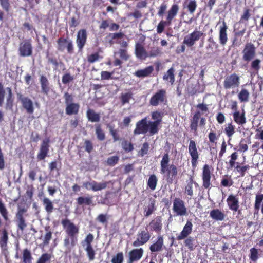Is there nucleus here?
Wrapping results in <instances>:
<instances>
[{"mask_svg": "<svg viewBox=\"0 0 263 263\" xmlns=\"http://www.w3.org/2000/svg\"><path fill=\"white\" fill-rule=\"evenodd\" d=\"M61 223L67 234L71 237V246H74L77 241V236L79 231V227L68 219L62 220Z\"/></svg>", "mask_w": 263, "mask_h": 263, "instance_id": "1", "label": "nucleus"}, {"mask_svg": "<svg viewBox=\"0 0 263 263\" xmlns=\"http://www.w3.org/2000/svg\"><path fill=\"white\" fill-rule=\"evenodd\" d=\"M170 158L168 154H165L161 161V173H167L168 176H175L177 175V168L174 165H168Z\"/></svg>", "mask_w": 263, "mask_h": 263, "instance_id": "2", "label": "nucleus"}, {"mask_svg": "<svg viewBox=\"0 0 263 263\" xmlns=\"http://www.w3.org/2000/svg\"><path fill=\"white\" fill-rule=\"evenodd\" d=\"M204 35V33L199 30L195 29L192 33L184 36L183 43L187 47H191L194 45Z\"/></svg>", "mask_w": 263, "mask_h": 263, "instance_id": "3", "label": "nucleus"}, {"mask_svg": "<svg viewBox=\"0 0 263 263\" xmlns=\"http://www.w3.org/2000/svg\"><path fill=\"white\" fill-rule=\"evenodd\" d=\"M223 84L226 89L237 88L240 85V77L236 73L230 74L225 78Z\"/></svg>", "mask_w": 263, "mask_h": 263, "instance_id": "4", "label": "nucleus"}, {"mask_svg": "<svg viewBox=\"0 0 263 263\" xmlns=\"http://www.w3.org/2000/svg\"><path fill=\"white\" fill-rule=\"evenodd\" d=\"M173 210L177 216H183L187 215V210L184 202L179 198L174 200Z\"/></svg>", "mask_w": 263, "mask_h": 263, "instance_id": "5", "label": "nucleus"}, {"mask_svg": "<svg viewBox=\"0 0 263 263\" xmlns=\"http://www.w3.org/2000/svg\"><path fill=\"white\" fill-rule=\"evenodd\" d=\"M242 59L246 62L251 61L256 54V49L254 45L251 43H247L242 51Z\"/></svg>", "mask_w": 263, "mask_h": 263, "instance_id": "6", "label": "nucleus"}, {"mask_svg": "<svg viewBox=\"0 0 263 263\" xmlns=\"http://www.w3.org/2000/svg\"><path fill=\"white\" fill-rule=\"evenodd\" d=\"M189 152L191 157V163L192 167L195 168L197 164L199 155L196 143L193 140H190L189 145Z\"/></svg>", "mask_w": 263, "mask_h": 263, "instance_id": "7", "label": "nucleus"}, {"mask_svg": "<svg viewBox=\"0 0 263 263\" xmlns=\"http://www.w3.org/2000/svg\"><path fill=\"white\" fill-rule=\"evenodd\" d=\"M18 99L21 101L23 107L28 114H32L34 112V106L32 101L27 97H24L21 94L17 95Z\"/></svg>", "mask_w": 263, "mask_h": 263, "instance_id": "8", "label": "nucleus"}, {"mask_svg": "<svg viewBox=\"0 0 263 263\" xmlns=\"http://www.w3.org/2000/svg\"><path fill=\"white\" fill-rule=\"evenodd\" d=\"M149 233L146 231H142L137 234V238L133 243V246L138 247L146 243L150 239Z\"/></svg>", "mask_w": 263, "mask_h": 263, "instance_id": "9", "label": "nucleus"}, {"mask_svg": "<svg viewBox=\"0 0 263 263\" xmlns=\"http://www.w3.org/2000/svg\"><path fill=\"white\" fill-rule=\"evenodd\" d=\"M49 143L50 139L49 138H46L43 140L37 155V158L39 160H43L47 156L49 152Z\"/></svg>", "mask_w": 263, "mask_h": 263, "instance_id": "10", "label": "nucleus"}, {"mask_svg": "<svg viewBox=\"0 0 263 263\" xmlns=\"http://www.w3.org/2000/svg\"><path fill=\"white\" fill-rule=\"evenodd\" d=\"M166 91L163 89L160 90L154 95L150 99L149 103L153 106H157L162 103L165 99Z\"/></svg>", "mask_w": 263, "mask_h": 263, "instance_id": "11", "label": "nucleus"}, {"mask_svg": "<svg viewBox=\"0 0 263 263\" xmlns=\"http://www.w3.org/2000/svg\"><path fill=\"white\" fill-rule=\"evenodd\" d=\"M202 178L203 186L207 189L211 186V173L210 167L208 164H205L203 167Z\"/></svg>", "mask_w": 263, "mask_h": 263, "instance_id": "12", "label": "nucleus"}, {"mask_svg": "<svg viewBox=\"0 0 263 263\" xmlns=\"http://www.w3.org/2000/svg\"><path fill=\"white\" fill-rule=\"evenodd\" d=\"M32 47L29 41H24L20 45L19 52L21 56L28 57L32 54Z\"/></svg>", "mask_w": 263, "mask_h": 263, "instance_id": "13", "label": "nucleus"}, {"mask_svg": "<svg viewBox=\"0 0 263 263\" xmlns=\"http://www.w3.org/2000/svg\"><path fill=\"white\" fill-rule=\"evenodd\" d=\"M144 250L142 248L134 249L129 253L128 263H133L139 260L143 256Z\"/></svg>", "mask_w": 263, "mask_h": 263, "instance_id": "14", "label": "nucleus"}, {"mask_svg": "<svg viewBox=\"0 0 263 263\" xmlns=\"http://www.w3.org/2000/svg\"><path fill=\"white\" fill-rule=\"evenodd\" d=\"M148 132L147 118H144L138 122L134 130L135 134H145Z\"/></svg>", "mask_w": 263, "mask_h": 263, "instance_id": "15", "label": "nucleus"}, {"mask_svg": "<svg viewBox=\"0 0 263 263\" xmlns=\"http://www.w3.org/2000/svg\"><path fill=\"white\" fill-rule=\"evenodd\" d=\"M193 224L191 220H187L186 224L184 226L183 230L177 236V239L182 240L185 239L192 232Z\"/></svg>", "mask_w": 263, "mask_h": 263, "instance_id": "16", "label": "nucleus"}, {"mask_svg": "<svg viewBox=\"0 0 263 263\" xmlns=\"http://www.w3.org/2000/svg\"><path fill=\"white\" fill-rule=\"evenodd\" d=\"M87 39V32L86 30L82 29L78 31L77 37V44L80 50H82L84 46Z\"/></svg>", "mask_w": 263, "mask_h": 263, "instance_id": "17", "label": "nucleus"}, {"mask_svg": "<svg viewBox=\"0 0 263 263\" xmlns=\"http://www.w3.org/2000/svg\"><path fill=\"white\" fill-rule=\"evenodd\" d=\"M228 27L226 23L223 21L222 22L221 25L219 27V42L222 45H224L228 41L227 30Z\"/></svg>", "mask_w": 263, "mask_h": 263, "instance_id": "18", "label": "nucleus"}, {"mask_svg": "<svg viewBox=\"0 0 263 263\" xmlns=\"http://www.w3.org/2000/svg\"><path fill=\"white\" fill-rule=\"evenodd\" d=\"M179 6L176 4H174L172 5L170 9L167 12L166 16V21L167 22L168 24H171L173 20L177 15L179 11Z\"/></svg>", "mask_w": 263, "mask_h": 263, "instance_id": "19", "label": "nucleus"}, {"mask_svg": "<svg viewBox=\"0 0 263 263\" xmlns=\"http://www.w3.org/2000/svg\"><path fill=\"white\" fill-rule=\"evenodd\" d=\"M227 202L229 209L234 211H237L239 208V202L238 198L233 195L229 196L227 199Z\"/></svg>", "mask_w": 263, "mask_h": 263, "instance_id": "20", "label": "nucleus"}, {"mask_svg": "<svg viewBox=\"0 0 263 263\" xmlns=\"http://www.w3.org/2000/svg\"><path fill=\"white\" fill-rule=\"evenodd\" d=\"M135 54L137 58L143 60L148 57V53L144 47L140 44L136 45Z\"/></svg>", "mask_w": 263, "mask_h": 263, "instance_id": "21", "label": "nucleus"}, {"mask_svg": "<svg viewBox=\"0 0 263 263\" xmlns=\"http://www.w3.org/2000/svg\"><path fill=\"white\" fill-rule=\"evenodd\" d=\"M149 226L151 227V230L157 233L160 232L162 229L161 218L157 217L149 223Z\"/></svg>", "mask_w": 263, "mask_h": 263, "instance_id": "22", "label": "nucleus"}, {"mask_svg": "<svg viewBox=\"0 0 263 263\" xmlns=\"http://www.w3.org/2000/svg\"><path fill=\"white\" fill-rule=\"evenodd\" d=\"M233 119L235 123L238 125H243L246 123V118L245 112L240 113L238 111H235L233 115Z\"/></svg>", "mask_w": 263, "mask_h": 263, "instance_id": "23", "label": "nucleus"}, {"mask_svg": "<svg viewBox=\"0 0 263 263\" xmlns=\"http://www.w3.org/2000/svg\"><path fill=\"white\" fill-rule=\"evenodd\" d=\"M154 71V67L149 66L144 69H139L136 71L135 75L137 77H146L149 76Z\"/></svg>", "mask_w": 263, "mask_h": 263, "instance_id": "24", "label": "nucleus"}, {"mask_svg": "<svg viewBox=\"0 0 263 263\" xmlns=\"http://www.w3.org/2000/svg\"><path fill=\"white\" fill-rule=\"evenodd\" d=\"M210 217L214 220L217 221H222L225 217L224 214L219 209H214L210 213Z\"/></svg>", "mask_w": 263, "mask_h": 263, "instance_id": "25", "label": "nucleus"}, {"mask_svg": "<svg viewBox=\"0 0 263 263\" xmlns=\"http://www.w3.org/2000/svg\"><path fill=\"white\" fill-rule=\"evenodd\" d=\"M6 91L7 92L6 96V109H12L13 104V99L12 98V92L10 87H7Z\"/></svg>", "mask_w": 263, "mask_h": 263, "instance_id": "26", "label": "nucleus"}, {"mask_svg": "<svg viewBox=\"0 0 263 263\" xmlns=\"http://www.w3.org/2000/svg\"><path fill=\"white\" fill-rule=\"evenodd\" d=\"M163 245V240L162 236H159L158 237L157 241L152 245L150 246V250L151 252H157L161 250L162 246Z\"/></svg>", "mask_w": 263, "mask_h": 263, "instance_id": "27", "label": "nucleus"}, {"mask_svg": "<svg viewBox=\"0 0 263 263\" xmlns=\"http://www.w3.org/2000/svg\"><path fill=\"white\" fill-rule=\"evenodd\" d=\"M155 200L154 199L151 198L149 200V202L148 203V205L145 206L144 208V212H145V216L146 217L149 216L151 215L153 211L155 210Z\"/></svg>", "mask_w": 263, "mask_h": 263, "instance_id": "28", "label": "nucleus"}, {"mask_svg": "<svg viewBox=\"0 0 263 263\" xmlns=\"http://www.w3.org/2000/svg\"><path fill=\"white\" fill-rule=\"evenodd\" d=\"M79 109V105L77 103H70L67 105L66 112L67 115L76 114Z\"/></svg>", "mask_w": 263, "mask_h": 263, "instance_id": "29", "label": "nucleus"}, {"mask_svg": "<svg viewBox=\"0 0 263 263\" xmlns=\"http://www.w3.org/2000/svg\"><path fill=\"white\" fill-rule=\"evenodd\" d=\"M160 123L155 121H148L147 123L148 131L151 134L154 135L158 132Z\"/></svg>", "mask_w": 263, "mask_h": 263, "instance_id": "30", "label": "nucleus"}, {"mask_svg": "<svg viewBox=\"0 0 263 263\" xmlns=\"http://www.w3.org/2000/svg\"><path fill=\"white\" fill-rule=\"evenodd\" d=\"M224 132L227 136L230 138V140H231L232 136L235 132V125H233L231 122L228 123L226 125Z\"/></svg>", "mask_w": 263, "mask_h": 263, "instance_id": "31", "label": "nucleus"}, {"mask_svg": "<svg viewBox=\"0 0 263 263\" xmlns=\"http://www.w3.org/2000/svg\"><path fill=\"white\" fill-rule=\"evenodd\" d=\"M174 69L173 68L169 69L166 73L163 76L164 80L168 81L171 84H173L175 81V77L174 74Z\"/></svg>", "mask_w": 263, "mask_h": 263, "instance_id": "32", "label": "nucleus"}, {"mask_svg": "<svg viewBox=\"0 0 263 263\" xmlns=\"http://www.w3.org/2000/svg\"><path fill=\"white\" fill-rule=\"evenodd\" d=\"M87 116L88 120L92 122H98L100 120V115L95 112L93 110L89 109L87 112Z\"/></svg>", "mask_w": 263, "mask_h": 263, "instance_id": "33", "label": "nucleus"}, {"mask_svg": "<svg viewBox=\"0 0 263 263\" xmlns=\"http://www.w3.org/2000/svg\"><path fill=\"white\" fill-rule=\"evenodd\" d=\"M40 82L42 91L45 94H48L49 91V87L48 86L49 83L47 79L45 77L42 76L40 78Z\"/></svg>", "mask_w": 263, "mask_h": 263, "instance_id": "34", "label": "nucleus"}, {"mask_svg": "<svg viewBox=\"0 0 263 263\" xmlns=\"http://www.w3.org/2000/svg\"><path fill=\"white\" fill-rule=\"evenodd\" d=\"M197 7L196 0H190L184 4V7H186L191 14H193L196 10Z\"/></svg>", "mask_w": 263, "mask_h": 263, "instance_id": "35", "label": "nucleus"}, {"mask_svg": "<svg viewBox=\"0 0 263 263\" xmlns=\"http://www.w3.org/2000/svg\"><path fill=\"white\" fill-rule=\"evenodd\" d=\"M43 202L46 211L48 214H51L53 210V205L52 201L49 199L45 197L43 199Z\"/></svg>", "mask_w": 263, "mask_h": 263, "instance_id": "36", "label": "nucleus"}, {"mask_svg": "<svg viewBox=\"0 0 263 263\" xmlns=\"http://www.w3.org/2000/svg\"><path fill=\"white\" fill-rule=\"evenodd\" d=\"M250 93L246 89H242L238 95V97L241 102H248L249 100Z\"/></svg>", "mask_w": 263, "mask_h": 263, "instance_id": "37", "label": "nucleus"}, {"mask_svg": "<svg viewBox=\"0 0 263 263\" xmlns=\"http://www.w3.org/2000/svg\"><path fill=\"white\" fill-rule=\"evenodd\" d=\"M93 236L91 234L87 235L85 239L82 242V245L84 249L92 247L91 242L93 240Z\"/></svg>", "mask_w": 263, "mask_h": 263, "instance_id": "38", "label": "nucleus"}, {"mask_svg": "<svg viewBox=\"0 0 263 263\" xmlns=\"http://www.w3.org/2000/svg\"><path fill=\"white\" fill-rule=\"evenodd\" d=\"M157 183V179L155 175L150 176L147 182V185L152 190H154L156 189Z\"/></svg>", "mask_w": 263, "mask_h": 263, "instance_id": "39", "label": "nucleus"}, {"mask_svg": "<svg viewBox=\"0 0 263 263\" xmlns=\"http://www.w3.org/2000/svg\"><path fill=\"white\" fill-rule=\"evenodd\" d=\"M261 60L258 59L252 61L250 64L251 68L254 71L258 72L260 69Z\"/></svg>", "mask_w": 263, "mask_h": 263, "instance_id": "40", "label": "nucleus"}, {"mask_svg": "<svg viewBox=\"0 0 263 263\" xmlns=\"http://www.w3.org/2000/svg\"><path fill=\"white\" fill-rule=\"evenodd\" d=\"M107 184L108 183L106 181L97 182L94 181V186L92 191L96 192L104 189L106 187Z\"/></svg>", "mask_w": 263, "mask_h": 263, "instance_id": "41", "label": "nucleus"}, {"mask_svg": "<svg viewBox=\"0 0 263 263\" xmlns=\"http://www.w3.org/2000/svg\"><path fill=\"white\" fill-rule=\"evenodd\" d=\"M51 258V255L49 253H44L37 260L36 263H49Z\"/></svg>", "mask_w": 263, "mask_h": 263, "instance_id": "42", "label": "nucleus"}, {"mask_svg": "<svg viewBox=\"0 0 263 263\" xmlns=\"http://www.w3.org/2000/svg\"><path fill=\"white\" fill-rule=\"evenodd\" d=\"M163 116V113L158 111H156L152 112V118L154 120L155 122L161 123L162 118Z\"/></svg>", "mask_w": 263, "mask_h": 263, "instance_id": "43", "label": "nucleus"}, {"mask_svg": "<svg viewBox=\"0 0 263 263\" xmlns=\"http://www.w3.org/2000/svg\"><path fill=\"white\" fill-rule=\"evenodd\" d=\"M23 259L24 263L31 262L32 256L30 252L27 249L23 251Z\"/></svg>", "mask_w": 263, "mask_h": 263, "instance_id": "44", "label": "nucleus"}, {"mask_svg": "<svg viewBox=\"0 0 263 263\" xmlns=\"http://www.w3.org/2000/svg\"><path fill=\"white\" fill-rule=\"evenodd\" d=\"M78 204L81 205L85 204L86 205H90L92 202L91 198L88 197H80L77 199Z\"/></svg>", "mask_w": 263, "mask_h": 263, "instance_id": "45", "label": "nucleus"}, {"mask_svg": "<svg viewBox=\"0 0 263 263\" xmlns=\"http://www.w3.org/2000/svg\"><path fill=\"white\" fill-rule=\"evenodd\" d=\"M238 158V154L236 152L233 153L230 156V159L229 161V164L230 168H233L236 166V160Z\"/></svg>", "mask_w": 263, "mask_h": 263, "instance_id": "46", "label": "nucleus"}, {"mask_svg": "<svg viewBox=\"0 0 263 263\" xmlns=\"http://www.w3.org/2000/svg\"><path fill=\"white\" fill-rule=\"evenodd\" d=\"M185 193L190 196L192 197L193 195V179L190 178V181L185 188Z\"/></svg>", "mask_w": 263, "mask_h": 263, "instance_id": "47", "label": "nucleus"}, {"mask_svg": "<svg viewBox=\"0 0 263 263\" xmlns=\"http://www.w3.org/2000/svg\"><path fill=\"white\" fill-rule=\"evenodd\" d=\"M123 254L122 252L118 253L114 256L111 260L112 263H123Z\"/></svg>", "mask_w": 263, "mask_h": 263, "instance_id": "48", "label": "nucleus"}, {"mask_svg": "<svg viewBox=\"0 0 263 263\" xmlns=\"http://www.w3.org/2000/svg\"><path fill=\"white\" fill-rule=\"evenodd\" d=\"M0 213L3 217L7 220L8 219V211L2 201L0 200Z\"/></svg>", "mask_w": 263, "mask_h": 263, "instance_id": "49", "label": "nucleus"}, {"mask_svg": "<svg viewBox=\"0 0 263 263\" xmlns=\"http://www.w3.org/2000/svg\"><path fill=\"white\" fill-rule=\"evenodd\" d=\"M171 24H168L167 23V21H161L159 22L158 24L157 27V31L158 33H161L164 29L165 26H170Z\"/></svg>", "mask_w": 263, "mask_h": 263, "instance_id": "50", "label": "nucleus"}, {"mask_svg": "<svg viewBox=\"0 0 263 263\" xmlns=\"http://www.w3.org/2000/svg\"><path fill=\"white\" fill-rule=\"evenodd\" d=\"M234 168H235L237 171L240 173V175L243 177L245 176V172L249 169V166L246 165L244 166H241L240 165H237Z\"/></svg>", "mask_w": 263, "mask_h": 263, "instance_id": "51", "label": "nucleus"}, {"mask_svg": "<svg viewBox=\"0 0 263 263\" xmlns=\"http://www.w3.org/2000/svg\"><path fill=\"white\" fill-rule=\"evenodd\" d=\"M161 53V50L158 47H154L148 53V57L153 58L159 55Z\"/></svg>", "mask_w": 263, "mask_h": 263, "instance_id": "52", "label": "nucleus"}, {"mask_svg": "<svg viewBox=\"0 0 263 263\" xmlns=\"http://www.w3.org/2000/svg\"><path fill=\"white\" fill-rule=\"evenodd\" d=\"M119 160V157L117 156H113L109 157L107 160V163L108 165L114 166L116 164Z\"/></svg>", "mask_w": 263, "mask_h": 263, "instance_id": "53", "label": "nucleus"}, {"mask_svg": "<svg viewBox=\"0 0 263 263\" xmlns=\"http://www.w3.org/2000/svg\"><path fill=\"white\" fill-rule=\"evenodd\" d=\"M87 253L89 260L92 261L95 259V252L92 247L87 248L84 249Z\"/></svg>", "mask_w": 263, "mask_h": 263, "instance_id": "54", "label": "nucleus"}, {"mask_svg": "<svg viewBox=\"0 0 263 263\" xmlns=\"http://www.w3.org/2000/svg\"><path fill=\"white\" fill-rule=\"evenodd\" d=\"M67 41L66 39H59L58 41V49L59 50H61V51H63L65 49V48L66 47V43H67Z\"/></svg>", "mask_w": 263, "mask_h": 263, "instance_id": "55", "label": "nucleus"}, {"mask_svg": "<svg viewBox=\"0 0 263 263\" xmlns=\"http://www.w3.org/2000/svg\"><path fill=\"white\" fill-rule=\"evenodd\" d=\"M250 258L251 260L255 261L258 259V250L255 248L250 249Z\"/></svg>", "mask_w": 263, "mask_h": 263, "instance_id": "56", "label": "nucleus"}, {"mask_svg": "<svg viewBox=\"0 0 263 263\" xmlns=\"http://www.w3.org/2000/svg\"><path fill=\"white\" fill-rule=\"evenodd\" d=\"M193 242V239L191 237H189L185 239L184 243L185 246H186L190 250H193L194 249Z\"/></svg>", "mask_w": 263, "mask_h": 263, "instance_id": "57", "label": "nucleus"}, {"mask_svg": "<svg viewBox=\"0 0 263 263\" xmlns=\"http://www.w3.org/2000/svg\"><path fill=\"white\" fill-rule=\"evenodd\" d=\"M250 17V14L249 12V10L248 9H246L243 11V14L241 16L240 21L241 22L247 21L249 19Z\"/></svg>", "mask_w": 263, "mask_h": 263, "instance_id": "58", "label": "nucleus"}, {"mask_svg": "<svg viewBox=\"0 0 263 263\" xmlns=\"http://www.w3.org/2000/svg\"><path fill=\"white\" fill-rule=\"evenodd\" d=\"M122 147L123 148L125 151L127 152H130L133 149V145L131 144V143L125 141L122 142Z\"/></svg>", "mask_w": 263, "mask_h": 263, "instance_id": "59", "label": "nucleus"}, {"mask_svg": "<svg viewBox=\"0 0 263 263\" xmlns=\"http://www.w3.org/2000/svg\"><path fill=\"white\" fill-rule=\"evenodd\" d=\"M132 95L130 93H122L121 95V101L123 104L128 103Z\"/></svg>", "mask_w": 263, "mask_h": 263, "instance_id": "60", "label": "nucleus"}, {"mask_svg": "<svg viewBox=\"0 0 263 263\" xmlns=\"http://www.w3.org/2000/svg\"><path fill=\"white\" fill-rule=\"evenodd\" d=\"M8 240V234L6 231H4L3 232V236L1 238L0 243L2 247L5 246Z\"/></svg>", "mask_w": 263, "mask_h": 263, "instance_id": "61", "label": "nucleus"}, {"mask_svg": "<svg viewBox=\"0 0 263 263\" xmlns=\"http://www.w3.org/2000/svg\"><path fill=\"white\" fill-rule=\"evenodd\" d=\"M96 133L97 135V138L100 140H103L105 138V135L101 129L100 127L98 126L96 127Z\"/></svg>", "mask_w": 263, "mask_h": 263, "instance_id": "62", "label": "nucleus"}, {"mask_svg": "<svg viewBox=\"0 0 263 263\" xmlns=\"http://www.w3.org/2000/svg\"><path fill=\"white\" fill-rule=\"evenodd\" d=\"M167 5L165 3H162L159 8L158 11V15L159 16H162L164 14L165 11L167 9Z\"/></svg>", "mask_w": 263, "mask_h": 263, "instance_id": "63", "label": "nucleus"}, {"mask_svg": "<svg viewBox=\"0 0 263 263\" xmlns=\"http://www.w3.org/2000/svg\"><path fill=\"white\" fill-rule=\"evenodd\" d=\"M149 148V145L147 143H144L141 149L139 151V153L141 156H143L144 155L147 153L148 150Z\"/></svg>", "mask_w": 263, "mask_h": 263, "instance_id": "64", "label": "nucleus"}]
</instances>
